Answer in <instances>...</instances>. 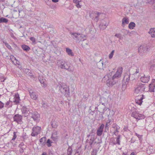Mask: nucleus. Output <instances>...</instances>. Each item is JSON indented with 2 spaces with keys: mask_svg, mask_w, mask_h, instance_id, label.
Segmentation results:
<instances>
[{
  "mask_svg": "<svg viewBox=\"0 0 155 155\" xmlns=\"http://www.w3.org/2000/svg\"><path fill=\"white\" fill-rule=\"evenodd\" d=\"M123 70L122 67H119L114 74H113V72H112L104 76L103 79L106 80V83L108 87H112L118 81V79L121 76Z\"/></svg>",
  "mask_w": 155,
  "mask_h": 155,
  "instance_id": "obj_1",
  "label": "nucleus"
},
{
  "mask_svg": "<svg viewBox=\"0 0 155 155\" xmlns=\"http://www.w3.org/2000/svg\"><path fill=\"white\" fill-rule=\"evenodd\" d=\"M57 64L59 68L65 69L70 72H73L74 70V68L73 65L64 61H58Z\"/></svg>",
  "mask_w": 155,
  "mask_h": 155,
  "instance_id": "obj_2",
  "label": "nucleus"
},
{
  "mask_svg": "<svg viewBox=\"0 0 155 155\" xmlns=\"http://www.w3.org/2000/svg\"><path fill=\"white\" fill-rule=\"evenodd\" d=\"M60 91L66 97H69L70 95L69 88L65 83H61L58 85Z\"/></svg>",
  "mask_w": 155,
  "mask_h": 155,
  "instance_id": "obj_3",
  "label": "nucleus"
},
{
  "mask_svg": "<svg viewBox=\"0 0 155 155\" xmlns=\"http://www.w3.org/2000/svg\"><path fill=\"white\" fill-rule=\"evenodd\" d=\"M150 47L147 45H141L138 49V52L140 55H142L144 53L149 51Z\"/></svg>",
  "mask_w": 155,
  "mask_h": 155,
  "instance_id": "obj_4",
  "label": "nucleus"
},
{
  "mask_svg": "<svg viewBox=\"0 0 155 155\" xmlns=\"http://www.w3.org/2000/svg\"><path fill=\"white\" fill-rule=\"evenodd\" d=\"M137 87L135 89V92L138 93L140 92L144 91H145L146 84L142 83L139 84L137 85Z\"/></svg>",
  "mask_w": 155,
  "mask_h": 155,
  "instance_id": "obj_5",
  "label": "nucleus"
},
{
  "mask_svg": "<svg viewBox=\"0 0 155 155\" xmlns=\"http://www.w3.org/2000/svg\"><path fill=\"white\" fill-rule=\"evenodd\" d=\"M31 119L37 122L39 120L40 115L37 112H34L31 113Z\"/></svg>",
  "mask_w": 155,
  "mask_h": 155,
  "instance_id": "obj_6",
  "label": "nucleus"
},
{
  "mask_svg": "<svg viewBox=\"0 0 155 155\" xmlns=\"http://www.w3.org/2000/svg\"><path fill=\"white\" fill-rule=\"evenodd\" d=\"M41 127L39 126H36L33 127L32 129V132L31 135L35 137L37 136L40 133Z\"/></svg>",
  "mask_w": 155,
  "mask_h": 155,
  "instance_id": "obj_7",
  "label": "nucleus"
},
{
  "mask_svg": "<svg viewBox=\"0 0 155 155\" xmlns=\"http://www.w3.org/2000/svg\"><path fill=\"white\" fill-rule=\"evenodd\" d=\"M22 116L18 114H15L13 117L14 121L18 124H21L23 123L22 121Z\"/></svg>",
  "mask_w": 155,
  "mask_h": 155,
  "instance_id": "obj_8",
  "label": "nucleus"
},
{
  "mask_svg": "<svg viewBox=\"0 0 155 155\" xmlns=\"http://www.w3.org/2000/svg\"><path fill=\"white\" fill-rule=\"evenodd\" d=\"M101 14V13L98 12H95L93 13H91L90 14V16L92 19L94 18L96 22L99 20V17L100 15Z\"/></svg>",
  "mask_w": 155,
  "mask_h": 155,
  "instance_id": "obj_9",
  "label": "nucleus"
},
{
  "mask_svg": "<svg viewBox=\"0 0 155 155\" xmlns=\"http://www.w3.org/2000/svg\"><path fill=\"white\" fill-rule=\"evenodd\" d=\"M38 79L42 86L44 87H45L47 86V81L42 76L39 75L38 77Z\"/></svg>",
  "mask_w": 155,
  "mask_h": 155,
  "instance_id": "obj_10",
  "label": "nucleus"
},
{
  "mask_svg": "<svg viewBox=\"0 0 155 155\" xmlns=\"http://www.w3.org/2000/svg\"><path fill=\"white\" fill-rule=\"evenodd\" d=\"M104 127V125L103 124H102L98 128L96 132L98 136H101L103 132Z\"/></svg>",
  "mask_w": 155,
  "mask_h": 155,
  "instance_id": "obj_11",
  "label": "nucleus"
},
{
  "mask_svg": "<svg viewBox=\"0 0 155 155\" xmlns=\"http://www.w3.org/2000/svg\"><path fill=\"white\" fill-rule=\"evenodd\" d=\"M22 109V113L24 114L25 117L28 116L30 113V112L29 110V109L25 107H23Z\"/></svg>",
  "mask_w": 155,
  "mask_h": 155,
  "instance_id": "obj_12",
  "label": "nucleus"
},
{
  "mask_svg": "<svg viewBox=\"0 0 155 155\" xmlns=\"http://www.w3.org/2000/svg\"><path fill=\"white\" fill-rule=\"evenodd\" d=\"M109 24L108 21H107L102 22L99 25V27L101 29L103 30L105 29Z\"/></svg>",
  "mask_w": 155,
  "mask_h": 155,
  "instance_id": "obj_13",
  "label": "nucleus"
},
{
  "mask_svg": "<svg viewBox=\"0 0 155 155\" xmlns=\"http://www.w3.org/2000/svg\"><path fill=\"white\" fill-rule=\"evenodd\" d=\"M121 137V136L120 135H118L116 138V141H115V140H114L111 142V143H112L113 145H115L117 144L118 145H120V139Z\"/></svg>",
  "mask_w": 155,
  "mask_h": 155,
  "instance_id": "obj_14",
  "label": "nucleus"
},
{
  "mask_svg": "<svg viewBox=\"0 0 155 155\" xmlns=\"http://www.w3.org/2000/svg\"><path fill=\"white\" fill-rule=\"evenodd\" d=\"M150 79V76H146L145 75H144L143 77H141L140 78V81L143 83H147Z\"/></svg>",
  "mask_w": 155,
  "mask_h": 155,
  "instance_id": "obj_15",
  "label": "nucleus"
},
{
  "mask_svg": "<svg viewBox=\"0 0 155 155\" xmlns=\"http://www.w3.org/2000/svg\"><path fill=\"white\" fill-rule=\"evenodd\" d=\"M14 99L13 102L15 104H19L20 99L19 97V95L18 93L15 94Z\"/></svg>",
  "mask_w": 155,
  "mask_h": 155,
  "instance_id": "obj_16",
  "label": "nucleus"
},
{
  "mask_svg": "<svg viewBox=\"0 0 155 155\" xmlns=\"http://www.w3.org/2000/svg\"><path fill=\"white\" fill-rule=\"evenodd\" d=\"M140 96L141 97L140 98H138L137 100L136 99L135 101L136 102L137 104L140 105H141L142 103L143 102V101H142L143 100L145 99V96L143 95H140Z\"/></svg>",
  "mask_w": 155,
  "mask_h": 155,
  "instance_id": "obj_17",
  "label": "nucleus"
},
{
  "mask_svg": "<svg viewBox=\"0 0 155 155\" xmlns=\"http://www.w3.org/2000/svg\"><path fill=\"white\" fill-rule=\"evenodd\" d=\"M129 22V19L127 17H124L122 19V26L124 28L126 24H128Z\"/></svg>",
  "mask_w": 155,
  "mask_h": 155,
  "instance_id": "obj_18",
  "label": "nucleus"
},
{
  "mask_svg": "<svg viewBox=\"0 0 155 155\" xmlns=\"http://www.w3.org/2000/svg\"><path fill=\"white\" fill-rule=\"evenodd\" d=\"M110 122L111 120L110 119H108L105 125L104 132H108L109 126L111 124Z\"/></svg>",
  "mask_w": 155,
  "mask_h": 155,
  "instance_id": "obj_19",
  "label": "nucleus"
},
{
  "mask_svg": "<svg viewBox=\"0 0 155 155\" xmlns=\"http://www.w3.org/2000/svg\"><path fill=\"white\" fill-rule=\"evenodd\" d=\"M46 138L45 137H44L41 138L40 140V144L42 147H44L46 144Z\"/></svg>",
  "mask_w": 155,
  "mask_h": 155,
  "instance_id": "obj_20",
  "label": "nucleus"
},
{
  "mask_svg": "<svg viewBox=\"0 0 155 155\" xmlns=\"http://www.w3.org/2000/svg\"><path fill=\"white\" fill-rule=\"evenodd\" d=\"M148 33L152 38H155V28H150Z\"/></svg>",
  "mask_w": 155,
  "mask_h": 155,
  "instance_id": "obj_21",
  "label": "nucleus"
},
{
  "mask_svg": "<svg viewBox=\"0 0 155 155\" xmlns=\"http://www.w3.org/2000/svg\"><path fill=\"white\" fill-rule=\"evenodd\" d=\"M130 74L128 73H126L124 75V79L125 80L126 82L127 83L130 80Z\"/></svg>",
  "mask_w": 155,
  "mask_h": 155,
  "instance_id": "obj_22",
  "label": "nucleus"
},
{
  "mask_svg": "<svg viewBox=\"0 0 155 155\" xmlns=\"http://www.w3.org/2000/svg\"><path fill=\"white\" fill-rule=\"evenodd\" d=\"M79 35V41H84L86 39V36L83 35L82 34H80Z\"/></svg>",
  "mask_w": 155,
  "mask_h": 155,
  "instance_id": "obj_23",
  "label": "nucleus"
},
{
  "mask_svg": "<svg viewBox=\"0 0 155 155\" xmlns=\"http://www.w3.org/2000/svg\"><path fill=\"white\" fill-rule=\"evenodd\" d=\"M95 138L93 136H91V137L90 139V141L88 142V143L90 146L91 148L92 147V145L93 143Z\"/></svg>",
  "mask_w": 155,
  "mask_h": 155,
  "instance_id": "obj_24",
  "label": "nucleus"
},
{
  "mask_svg": "<svg viewBox=\"0 0 155 155\" xmlns=\"http://www.w3.org/2000/svg\"><path fill=\"white\" fill-rule=\"evenodd\" d=\"M138 114V113H137L136 111L133 112L132 113L131 115L132 117H134V118L136 119L137 121H138L140 120V119H138V117L137 115Z\"/></svg>",
  "mask_w": 155,
  "mask_h": 155,
  "instance_id": "obj_25",
  "label": "nucleus"
},
{
  "mask_svg": "<svg viewBox=\"0 0 155 155\" xmlns=\"http://www.w3.org/2000/svg\"><path fill=\"white\" fill-rule=\"evenodd\" d=\"M21 47L24 51H29L30 49V48L28 46L25 45H22Z\"/></svg>",
  "mask_w": 155,
  "mask_h": 155,
  "instance_id": "obj_26",
  "label": "nucleus"
},
{
  "mask_svg": "<svg viewBox=\"0 0 155 155\" xmlns=\"http://www.w3.org/2000/svg\"><path fill=\"white\" fill-rule=\"evenodd\" d=\"M71 35H73L75 38L76 40L79 41V35H80V33H71Z\"/></svg>",
  "mask_w": 155,
  "mask_h": 155,
  "instance_id": "obj_27",
  "label": "nucleus"
},
{
  "mask_svg": "<svg viewBox=\"0 0 155 155\" xmlns=\"http://www.w3.org/2000/svg\"><path fill=\"white\" fill-rule=\"evenodd\" d=\"M12 101L9 100V101H7L6 103L5 104V107H10L12 106Z\"/></svg>",
  "mask_w": 155,
  "mask_h": 155,
  "instance_id": "obj_28",
  "label": "nucleus"
},
{
  "mask_svg": "<svg viewBox=\"0 0 155 155\" xmlns=\"http://www.w3.org/2000/svg\"><path fill=\"white\" fill-rule=\"evenodd\" d=\"M66 51L69 55H70L71 56H73L74 55V54L72 50L70 48H66Z\"/></svg>",
  "mask_w": 155,
  "mask_h": 155,
  "instance_id": "obj_29",
  "label": "nucleus"
},
{
  "mask_svg": "<svg viewBox=\"0 0 155 155\" xmlns=\"http://www.w3.org/2000/svg\"><path fill=\"white\" fill-rule=\"evenodd\" d=\"M136 25L133 22H130L129 25L128 27L131 29H134Z\"/></svg>",
  "mask_w": 155,
  "mask_h": 155,
  "instance_id": "obj_30",
  "label": "nucleus"
},
{
  "mask_svg": "<svg viewBox=\"0 0 155 155\" xmlns=\"http://www.w3.org/2000/svg\"><path fill=\"white\" fill-rule=\"evenodd\" d=\"M149 91L150 92H154V89L155 87V86L153 85L150 84L149 85Z\"/></svg>",
  "mask_w": 155,
  "mask_h": 155,
  "instance_id": "obj_31",
  "label": "nucleus"
},
{
  "mask_svg": "<svg viewBox=\"0 0 155 155\" xmlns=\"http://www.w3.org/2000/svg\"><path fill=\"white\" fill-rule=\"evenodd\" d=\"M8 20L5 18L2 17L0 18V23H8Z\"/></svg>",
  "mask_w": 155,
  "mask_h": 155,
  "instance_id": "obj_32",
  "label": "nucleus"
},
{
  "mask_svg": "<svg viewBox=\"0 0 155 155\" xmlns=\"http://www.w3.org/2000/svg\"><path fill=\"white\" fill-rule=\"evenodd\" d=\"M30 96L32 99L35 100H36L38 98V96L36 95L35 92L31 94Z\"/></svg>",
  "mask_w": 155,
  "mask_h": 155,
  "instance_id": "obj_33",
  "label": "nucleus"
},
{
  "mask_svg": "<svg viewBox=\"0 0 155 155\" xmlns=\"http://www.w3.org/2000/svg\"><path fill=\"white\" fill-rule=\"evenodd\" d=\"M53 143L49 139H48L46 143V144L48 147H50L52 146L51 143Z\"/></svg>",
  "mask_w": 155,
  "mask_h": 155,
  "instance_id": "obj_34",
  "label": "nucleus"
},
{
  "mask_svg": "<svg viewBox=\"0 0 155 155\" xmlns=\"http://www.w3.org/2000/svg\"><path fill=\"white\" fill-rule=\"evenodd\" d=\"M120 128V127H117V128L115 129V130L114 132V134L115 136H117L118 135V133L119 132V130Z\"/></svg>",
  "mask_w": 155,
  "mask_h": 155,
  "instance_id": "obj_35",
  "label": "nucleus"
},
{
  "mask_svg": "<svg viewBox=\"0 0 155 155\" xmlns=\"http://www.w3.org/2000/svg\"><path fill=\"white\" fill-rule=\"evenodd\" d=\"M127 83L126 82H125L124 83H123L122 86V89L123 91H124L127 88Z\"/></svg>",
  "mask_w": 155,
  "mask_h": 155,
  "instance_id": "obj_36",
  "label": "nucleus"
},
{
  "mask_svg": "<svg viewBox=\"0 0 155 155\" xmlns=\"http://www.w3.org/2000/svg\"><path fill=\"white\" fill-rule=\"evenodd\" d=\"M72 149L71 147H69L67 152V155H71L72 153Z\"/></svg>",
  "mask_w": 155,
  "mask_h": 155,
  "instance_id": "obj_37",
  "label": "nucleus"
},
{
  "mask_svg": "<svg viewBox=\"0 0 155 155\" xmlns=\"http://www.w3.org/2000/svg\"><path fill=\"white\" fill-rule=\"evenodd\" d=\"M41 104H42V107L45 108H47L48 107V106L47 104L45 103V102L43 101H42Z\"/></svg>",
  "mask_w": 155,
  "mask_h": 155,
  "instance_id": "obj_38",
  "label": "nucleus"
},
{
  "mask_svg": "<svg viewBox=\"0 0 155 155\" xmlns=\"http://www.w3.org/2000/svg\"><path fill=\"white\" fill-rule=\"evenodd\" d=\"M17 132H14L13 133V136L12 138V140L14 141L15 139L16 138L17 135Z\"/></svg>",
  "mask_w": 155,
  "mask_h": 155,
  "instance_id": "obj_39",
  "label": "nucleus"
},
{
  "mask_svg": "<svg viewBox=\"0 0 155 155\" xmlns=\"http://www.w3.org/2000/svg\"><path fill=\"white\" fill-rule=\"evenodd\" d=\"M138 117V119H140V120L144 119L145 117L143 115L138 113L137 115Z\"/></svg>",
  "mask_w": 155,
  "mask_h": 155,
  "instance_id": "obj_40",
  "label": "nucleus"
},
{
  "mask_svg": "<svg viewBox=\"0 0 155 155\" xmlns=\"http://www.w3.org/2000/svg\"><path fill=\"white\" fill-rule=\"evenodd\" d=\"M114 50H113L109 54V59H111L113 57L114 55Z\"/></svg>",
  "mask_w": 155,
  "mask_h": 155,
  "instance_id": "obj_41",
  "label": "nucleus"
},
{
  "mask_svg": "<svg viewBox=\"0 0 155 155\" xmlns=\"http://www.w3.org/2000/svg\"><path fill=\"white\" fill-rule=\"evenodd\" d=\"M3 42L5 43V45L9 49H12L11 47V46L7 42Z\"/></svg>",
  "mask_w": 155,
  "mask_h": 155,
  "instance_id": "obj_42",
  "label": "nucleus"
},
{
  "mask_svg": "<svg viewBox=\"0 0 155 155\" xmlns=\"http://www.w3.org/2000/svg\"><path fill=\"white\" fill-rule=\"evenodd\" d=\"M97 150L96 149H93V151L91 153V155H97Z\"/></svg>",
  "mask_w": 155,
  "mask_h": 155,
  "instance_id": "obj_43",
  "label": "nucleus"
},
{
  "mask_svg": "<svg viewBox=\"0 0 155 155\" xmlns=\"http://www.w3.org/2000/svg\"><path fill=\"white\" fill-rule=\"evenodd\" d=\"M135 135L138 137L139 140L140 141H142V136L141 135H140L139 134H138L137 133H135Z\"/></svg>",
  "mask_w": 155,
  "mask_h": 155,
  "instance_id": "obj_44",
  "label": "nucleus"
},
{
  "mask_svg": "<svg viewBox=\"0 0 155 155\" xmlns=\"http://www.w3.org/2000/svg\"><path fill=\"white\" fill-rule=\"evenodd\" d=\"M20 148L19 150V152L21 153H22L24 152V150L25 149V147H20Z\"/></svg>",
  "mask_w": 155,
  "mask_h": 155,
  "instance_id": "obj_45",
  "label": "nucleus"
},
{
  "mask_svg": "<svg viewBox=\"0 0 155 155\" xmlns=\"http://www.w3.org/2000/svg\"><path fill=\"white\" fill-rule=\"evenodd\" d=\"M115 36L117 37L120 39H121V35L120 34H116L115 35Z\"/></svg>",
  "mask_w": 155,
  "mask_h": 155,
  "instance_id": "obj_46",
  "label": "nucleus"
},
{
  "mask_svg": "<svg viewBox=\"0 0 155 155\" xmlns=\"http://www.w3.org/2000/svg\"><path fill=\"white\" fill-rule=\"evenodd\" d=\"M117 127H119V126L117 125V124L115 123L114 124L112 125V127L113 128L116 129V128H117Z\"/></svg>",
  "mask_w": 155,
  "mask_h": 155,
  "instance_id": "obj_47",
  "label": "nucleus"
},
{
  "mask_svg": "<svg viewBox=\"0 0 155 155\" xmlns=\"http://www.w3.org/2000/svg\"><path fill=\"white\" fill-rule=\"evenodd\" d=\"M4 105V104L0 101V109H1L3 108Z\"/></svg>",
  "mask_w": 155,
  "mask_h": 155,
  "instance_id": "obj_48",
  "label": "nucleus"
},
{
  "mask_svg": "<svg viewBox=\"0 0 155 155\" xmlns=\"http://www.w3.org/2000/svg\"><path fill=\"white\" fill-rule=\"evenodd\" d=\"M30 40L33 42L35 43L36 41L34 37H31L30 38Z\"/></svg>",
  "mask_w": 155,
  "mask_h": 155,
  "instance_id": "obj_49",
  "label": "nucleus"
},
{
  "mask_svg": "<svg viewBox=\"0 0 155 155\" xmlns=\"http://www.w3.org/2000/svg\"><path fill=\"white\" fill-rule=\"evenodd\" d=\"M18 147H26V146L24 145V143L22 142L20 143V144L19 145Z\"/></svg>",
  "mask_w": 155,
  "mask_h": 155,
  "instance_id": "obj_50",
  "label": "nucleus"
},
{
  "mask_svg": "<svg viewBox=\"0 0 155 155\" xmlns=\"http://www.w3.org/2000/svg\"><path fill=\"white\" fill-rule=\"evenodd\" d=\"M1 81L2 82H4L5 81L6 79V78L4 77H2L0 79Z\"/></svg>",
  "mask_w": 155,
  "mask_h": 155,
  "instance_id": "obj_51",
  "label": "nucleus"
},
{
  "mask_svg": "<svg viewBox=\"0 0 155 155\" xmlns=\"http://www.w3.org/2000/svg\"><path fill=\"white\" fill-rule=\"evenodd\" d=\"M123 130L125 131H127L129 130L127 126H125Z\"/></svg>",
  "mask_w": 155,
  "mask_h": 155,
  "instance_id": "obj_52",
  "label": "nucleus"
},
{
  "mask_svg": "<svg viewBox=\"0 0 155 155\" xmlns=\"http://www.w3.org/2000/svg\"><path fill=\"white\" fill-rule=\"evenodd\" d=\"M73 3L76 4L79 3L80 2L79 0H73Z\"/></svg>",
  "mask_w": 155,
  "mask_h": 155,
  "instance_id": "obj_53",
  "label": "nucleus"
},
{
  "mask_svg": "<svg viewBox=\"0 0 155 155\" xmlns=\"http://www.w3.org/2000/svg\"><path fill=\"white\" fill-rule=\"evenodd\" d=\"M28 91L29 92V94L30 95H31V94H32L33 93H35V92H34L33 91L31 90H28Z\"/></svg>",
  "mask_w": 155,
  "mask_h": 155,
  "instance_id": "obj_54",
  "label": "nucleus"
},
{
  "mask_svg": "<svg viewBox=\"0 0 155 155\" xmlns=\"http://www.w3.org/2000/svg\"><path fill=\"white\" fill-rule=\"evenodd\" d=\"M51 138L53 140H54L55 141L57 140V138H56V137H54L52 135H51Z\"/></svg>",
  "mask_w": 155,
  "mask_h": 155,
  "instance_id": "obj_55",
  "label": "nucleus"
},
{
  "mask_svg": "<svg viewBox=\"0 0 155 155\" xmlns=\"http://www.w3.org/2000/svg\"><path fill=\"white\" fill-rule=\"evenodd\" d=\"M48 155H54V153L51 150L49 151Z\"/></svg>",
  "mask_w": 155,
  "mask_h": 155,
  "instance_id": "obj_56",
  "label": "nucleus"
},
{
  "mask_svg": "<svg viewBox=\"0 0 155 155\" xmlns=\"http://www.w3.org/2000/svg\"><path fill=\"white\" fill-rule=\"evenodd\" d=\"M76 6L78 8H81V5H80L79 3L77 4Z\"/></svg>",
  "mask_w": 155,
  "mask_h": 155,
  "instance_id": "obj_57",
  "label": "nucleus"
},
{
  "mask_svg": "<svg viewBox=\"0 0 155 155\" xmlns=\"http://www.w3.org/2000/svg\"><path fill=\"white\" fill-rule=\"evenodd\" d=\"M4 155H12L10 152H5Z\"/></svg>",
  "mask_w": 155,
  "mask_h": 155,
  "instance_id": "obj_58",
  "label": "nucleus"
},
{
  "mask_svg": "<svg viewBox=\"0 0 155 155\" xmlns=\"http://www.w3.org/2000/svg\"><path fill=\"white\" fill-rule=\"evenodd\" d=\"M13 58H14L15 60L16 59V58L14 57L13 56V55H11V56H10V59H11L12 60V59H13Z\"/></svg>",
  "mask_w": 155,
  "mask_h": 155,
  "instance_id": "obj_59",
  "label": "nucleus"
},
{
  "mask_svg": "<svg viewBox=\"0 0 155 155\" xmlns=\"http://www.w3.org/2000/svg\"><path fill=\"white\" fill-rule=\"evenodd\" d=\"M139 72V69H137L136 71L135 72V74H137Z\"/></svg>",
  "mask_w": 155,
  "mask_h": 155,
  "instance_id": "obj_60",
  "label": "nucleus"
},
{
  "mask_svg": "<svg viewBox=\"0 0 155 155\" xmlns=\"http://www.w3.org/2000/svg\"><path fill=\"white\" fill-rule=\"evenodd\" d=\"M52 2L55 3L57 2H58V0H52Z\"/></svg>",
  "mask_w": 155,
  "mask_h": 155,
  "instance_id": "obj_61",
  "label": "nucleus"
},
{
  "mask_svg": "<svg viewBox=\"0 0 155 155\" xmlns=\"http://www.w3.org/2000/svg\"><path fill=\"white\" fill-rule=\"evenodd\" d=\"M79 155V152L77 150L76 151V152L75 153V155Z\"/></svg>",
  "mask_w": 155,
  "mask_h": 155,
  "instance_id": "obj_62",
  "label": "nucleus"
},
{
  "mask_svg": "<svg viewBox=\"0 0 155 155\" xmlns=\"http://www.w3.org/2000/svg\"><path fill=\"white\" fill-rule=\"evenodd\" d=\"M41 155H47V153L45 152H43Z\"/></svg>",
  "mask_w": 155,
  "mask_h": 155,
  "instance_id": "obj_63",
  "label": "nucleus"
},
{
  "mask_svg": "<svg viewBox=\"0 0 155 155\" xmlns=\"http://www.w3.org/2000/svg\"><path fill=\"white\" fill-rule=\"evenodd\" d=\"M130 155H136L135 153L134 152H132Z\"/></svg>",
  "mask_w": 155,
  "mask_h": 155,
  "instance_id": "obj_64",
  "label": "nucleus"
}]
</instances>
